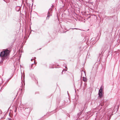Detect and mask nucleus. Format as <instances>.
<instances>
[{
  "label": "nucleus",
  "mask_w": 120,
  "mask_h": 120,
  "mask_svg": "<svg viewBox=\"0 0 120 120\" xmlns=\"http://www.w3.org/2000/svg\"><path fill=\"white\" fill-rule=\"evenodd\" d=\"M4 0L6 3H7L8 2L9 0Z\"/></svg>",
  "instance_id": "nucleus-7"
},
{
  "label": "nucleus",
  "mask_w": 120,
  "mask_h": 120,
  "mask_svg": "<svg viewBox=\"0 0 120 120\" xmlns=\"http://www.w3.org/2000/svg\"><path fill=\"white\" fill-rule=\"evenodd\" d=\"M23 77H24V76H23Z\"/></svg>",
  "instance_id": "nucleus-19"
},
{
  "label": "nucleus",
  "mask_w": 120,
  "mask_h": 120,
  "mask_svg": "<svg viewBox=\"0 0 120 120\" xmlns=\"http://www.w3.org/2000/svg\"><path fill=\"white\" fill-rule=\"evenodd\" d=\"M8 119H9V120H11V119L10 118H9Z\"/></svg>",
  "instance_id": "nucleus-11"
},
{
  "label": "nucleus",
  "mask_w": 120,
  "mask_h": 120,
  "mask_svg": "<svg viewBox=\"0 0 120 120\" xmlns=\"http://www.w3.org/2000/svg\"><path fill=\"white\" fill-rule=\"evenodd\" d=\"M36 59V57H34V58L33 59V60H35Z\"/></svg>",
  "instance_id": "nucleus-10"
},
{
  "label": "nucleus",
  "mask_w": 120,
  "mask_h": 120,
  "mask_svg": "<svg viewBox=\"0 0 120 120\" xmlns=\"http://www.w3.org/2000/svg\"><path fill=\"white\" fill-rule=\"evenodd\" d=\"M103 89V86H101L100 90H99L98 94L99 95V98H101L103 96V93L102 92V90Z\"/></svg>",
  "instance_id": "nucleus-2"
},
{
  "label": "nucleus",
  "mask_w": 120,
  "mask_h": 120,
  "mask_svg": "<svg viewBox=\"0 0 120 120\" xmlns=\"http://www.w3.org/2000/svg\"><path fill=\"white\" fill-rule=\"evenodd\" d=\"M9 52V50L8 49H6L4 51H2L0 52V56L1 57H2L1 61L0 62V63H1V62H3V61L4 59V57L8 55Z\"/></svg>",
  "instance_id": "nucleus-1"
},
{
  "label": "nucleus",
  "mask_w": 120,
  "mask_h": 120,
  "mask_svg": "<svg viewBox=\"0 0 120 120\" xmlns=\"http://www.w3.org/2000/svg\"><path fill=\"white\" fill-rule=\"evenodd\" d=\"M33 59H31V61H33Z\"/></svg>",
  "instance_id": "nucleus-13"
},
{
  "label": "nucleus",
  "mask_w": 120,
  "mask_h": 120,
  "mask_svg": "<svg viewBox=\"0 0 120 120\" xmlns=\"http://www.w3.org/2000/svg\"><path fill=\"white\" fill-rule=\"evenodd\" d=\"M34 64H32L31 65V69L33 68V65Z\"/></svg>",
  "instance_id": "nucleus-9"
},
{
  "label": "nucleus",
  "mask_w": 120,
  "mask_h": 120,
  "mask_svg": "<svg viewBox=\"0 0 120 120\" xmlns=\"http://www.w3.org/2000/svg\"><path fill=\"white\" fill-rule=\"evenodd\" d=\"M81 114V112H79V113H78V115L79 116H80Z\"/></svg>",
  "instance_id": "nucleus-8"
},
{
  "label": "nucleus",
  "mask_w": 120,
  "mask_h": 120,
  "mask_svg": "<svg viewBox=\"0 0 120 120\" xmlns=\"http://www.w3.org/2000/svg\"><path fill=\"white\" fill-rule=\"evenodd\" d=\"M16 110H15V112H16Z\"/></svg>",
  "instance_id": "nucleus-18"
},
{
  "label": "nucleus",
  "mask_w": 120,
  "mask_h": 120,
  "mask_svg": "<svg viewBox=\"0 0 120 120\" xmlns=\"http://www.w3.org/2000/svg\"><path fill=\"white\" fill-rule=\"evenodd\" d=\"M67 70H66V71H67Z\"/></svg>",
  "instance_id": "nucleus-20"
},
{
  "label": "nucleus",
  "mask_w": 120,
  "mask_h": 120,
  "mask_svg": "<svg viewBox=\"0 0 120 120\" xmlns=\"http://www.w3.org/2000/svg\"><path fill=\"white\" fill-rule=\"evenodd\" d=\"M115 53H117V51H115Z\"/></svg>",
  "instance_id": "nucleus-12"
},
{
  "label": "nucleus",
  "mask_w": 120,
  "mask_h": 120,
  "mask_svg": "<svg viewBox=\"0 0 120 120\" xmlns=\"http://www.w3.org/2000/svg\"><path fill=\"white\" fill-rule=\"evenodd\" d=\"M101 105V106H102L103 105L102 104Z\"/></svg>",
  "instance_id": "nucleus-15"
},
{
  "label": "nucleus",
  "mask_w": 120,
  "mask_h": 120,
  "mask_svg": "<svg viewBox=\"0 0 120 120\" xmlns=\"http://www.w3.org/2000/svg\"><path fill=\"white\" fill-rule=\"evenodd\" d=\"M78 29L76 28H74V29Z\"/></svg>",
  "instance_id": "nucleus-14"
},
{
  "label": "nucleus",
  "mask_w": 120,
  "mask_h": 120,
  "mask_svg": "<svg viewBox=\"0 0 120 120\" xmlns=\"http://www.w3.org/2000/svg\"><path fill=\"white\" fill-rule=\"evenodd\" d=\"M97 22L98 24H99L101 22V19L100 18L97 19Z\"/></svg>",
  "instance_id": "nucleus-4"
},
{
  "label": "nucleus",
  "mask_w": 120,
  "mask_h": 120,
  "mask_svg": "<svg viewBox=\"0 0 120 120\" xmlns=\"http://www.w3.org/2000/svg\"><path fill=\"white\" fill-rule=\"evenodd\" d=\"M83 81L85 82H86L87 81V79L86 78L83 77Z\"/></svg>",
  "instance_id": "nucleus-5"
},
{
  "label": "nucleus",
  "mask_w": 120,
  "mask_h": 120,
  "mask_svg": "<svg viewBox=\"0 0 120 120\" xmlns=\"http://www.w3.org/2000/svg\"><path fill=\"white\" fill-rule=\"evenodd\" d=\"M82 72H83L84 73L85 75H86V74H85V71H84L83 70H82V73H81V75H82Z\"/></svg>",
  "instance_id": "nucleus-6"
},
{
  "label": "nucleus",
  "mask_w": 120,
  "mask_h": 120,
  "mask_svg": "<svg viewBox=\"0 0 120 120\" xmlns=\"http://www.w3.org/2000/svg\"><path fill=\"white\" fill-rule=\"evenodd\" d=\"M34 64H36V63H35V61H34Z\"/></svg>",
  "instance_id": "nucleus-16"
},
{
  "label": "nucleus",
  "mask_w": 120,
  "mask_h": 120,
  "mask_svg": "<svg viewBox=\"0 0 120 120\" xmlns=\"http://www.w3.org/2000/svg\"><path fill=\"white\" fill-rule=\"evenodd\" d=\"M18 8H19V9H20V8L19 7H18Z\"/></svg>",
  "instance_id": "nucleus-17"
},
{
  "label": "nucleus",
  "mask_w": 120,
  "mask_h": 120,
  "mask_svg": "<svg viewBox=\"0 0 120 120\" xmlns=\"http://www.w3.org/2000/svg\"><path fill=\"white\" fill-rule=\"evenodd\" d=\"M51 15V14L50 12H49V11L48 12L47 14V19H48L49 16Z\"/></svg>",
  "instance_id": "nucleus-3"
}]
</instances>
